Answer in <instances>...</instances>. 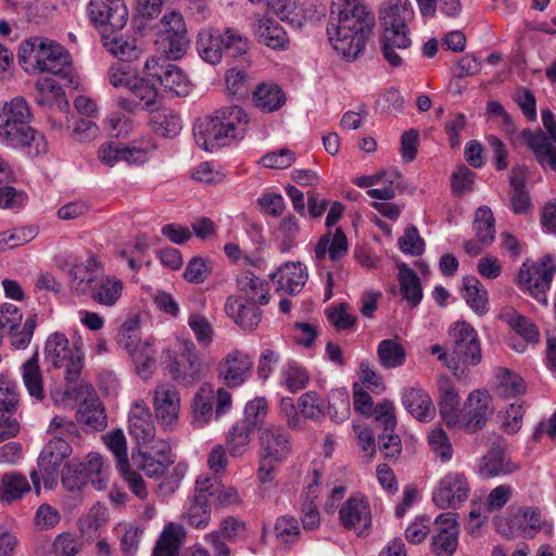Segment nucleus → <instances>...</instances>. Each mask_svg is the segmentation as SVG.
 <instances>
[{"instance_id":"nucleus-6","label":"nucleus","mask_w":556,"mask_h":556,"mask_svg":"<svg viewBox=\"0 0 556 556\" xmlns=\"http://www.w3.org/2000/svg\"><path fill=\"white\" fill-rule=\"evenodd\" d=\"M448 336L452 340L448 369L455 376L463 377L469 366H476L481 362L478 333L468 323L457 321L451 326Z\"/></svg>"},{"instance_id":"nucleus-43","label":"nucleus","mask_w":556,"mask_h":556,"mask_svg":"<svg viewBox=\"0 0 556 556\" xmlns=\"http://www.w3.org/2000/svg\"><path fill=\"white\" fill-rule=\"evenodd\" d=\"M77 420L94 431H101L106 427L104 408L97 399L81 402L77 410Z\"/></svg>"},{"instance_id":"nucleus-41","label":"nucleus","mask_w":556,"mask_h":556,"mask_svg":"<svg viewBox=\"0 0 556 556\" xmlns=\"http://www.w3.org/2000/svg\"><path fill=\"white\" fill-rule=\"evenodd\" d=\"M253 429L236 421L226 434V448L232 457L244 455L251 445Z\"/></svg>"},{"instance_id":"nucleus-42","label":"nucleus","mask_w":556,"mask_h":556,"mask_svg":"<svg viewBox=\"0 0 556 556\" xmlns=\"http://www.w3.org/2000/svg\"><path fill=\"white\" fill-rule=\"evenodd\" d=\"M400 293L412 307L417 306L422 299V289L417 274L406 264L399 265Z\"/></svg>"},{"instance_id":"nucleus-33","label":"nucleus","mask_w":556,"mask_h":556,"mask_svg":"<svg viewBox=\"0 0 556 556\" xmlns=\"http://www.w3.org/2000/svg\"><path fill=\"white\" fill-rule=\"evenodd\" d=\"M307 271L302 263L288 262L276 273L270 274V278L277 283V290L285 291L288 294L299 293L307 280Z\"/></svg>"},{"instance_id":"nucleus-2","label":"nucleus","mask_w":556,"mask_h":556,"mask_svg":"<svg viewBox=\"0 0 556 556\" xmlns=\"http://www.w3.org/2000/svg\"><path fill=\"white\" fill-rule=\"evenodd\" d=\"M249 121L241 106H224L211 115L199 117L193 124V137L201 149L212 152L242 139Z\"/></svg>"},{"instance_id":"nucleus-20","label":"nucleus","mask_w":556,"mask_h":556,"mask_svg":"<svg viewBox=\"0 0 556 556\" xmlns=\"http://www.w3.org/2000/svg\"><path fill=\"white\" fill-rule=\"evenodd\" d=\"M72 454V446L61 437L51 439L38 457V467L45 484L53 483L64 459Z\"/></svg>"},{"instance_id":"nucleus-1","label":"nucleus","mask_w":556,"mask_h":556,"mask_svg":"<svg viewBox=\"0 0 556 556\" xmlns=\"http://www.w3.org/2000/svg\"><path fill=\"white\" fill-rule=\"evenodd\" d=\"M375 15L364 0H333L327 34L332 48L346 61L355 60L372 34Z\"/></svg>"},{"instance_id":"nucleus-24","label":"nucleus","mask_w":556,"mask_h":556,"mask_svg":"<svg viewBox=\"0 0 556 556\" xmlns=\"http://www.w3.org/2000/svg\"><path fill=\"white\" fill-rule=\"evenodd\" d=\"M252 31L258 43L273 50H286L289 46L287 31L271 16L255 15L252 22Z\"/></svg>"},{"instance_id":"nucleus-44","label":"nucleus","mask_w":556,"mask_h":556,"mask_svg":"<svg viewBox=\"0 0 556 556\" xmlns=\"http://www.w3.org/2000/svg\"><path fill=\"white\" fill-rule=\"evenodd\" d=\"M150 124L152 130L164 138L176 137L181 130L180 116L172 110L163 109L152 112Z\"/></svg>"},{"instance_id":"nucleus-51","label":"nucleus","mask_w":556,"mask_h":556,"mask_svg":"<svg viewBox=\"0 0 556 556\" xmlns=\"http://www.w3.org/2000/svg\"><path fill=\"white\" fill-rule=\"evenodd\" d=\"M476 238L483 244H491L495 238V218L490 207L481 206L476 211L473 220Z\"/></svg>"},{"instance_id":"nucleus-39","label":"nucleus","mask_w":556,"mask_h":556,"mask_svg":"<svg viewBox=\"0 0 556 556\" xmlns=\"http://www.w3.org/2000/svg\"><path fill=\"white\" fill-rule=\"evenodd\" d=\"M123 282L110 276H100L90 293L91 299L102 305L113 306L121 298Z\"/></svg>"},{"instance_id":"nucleus-46","label":"nucleus","mask_w":556,"mask_h":556,"mask_svg":"<svg viewBox=\"0 0 556 556\" xmlns=\"http://www.w3.org/2000/svg\"><path fill=\"white\" fill-rule=\"evenodd\" d=\"M253 100L258 109L274 112L285 104L286 97L278 85L261 84L253 91Z\"/></svg>"},{"instance_id":"nucleus-11","label":"nucleus","mask_w":556,"mask_h":556,"mask_svg":"<svg viewBox=\"0 0 556 556\" xmlns=\"http://www.w3.org/2000/svg\"><path fill=\"white\" fill-rule=\"evenodd\" d=\"M556 271L553 258L549 255L532 266L523 264L518 271L520 288L528 291L536 301L547 305L546 292Z\"/></svg>"},{"instance_id":"nucleus-48","label":"nucleus","mask_w":556,"mask_h":556,"mask_svg":"<svg viewBox=\"0 0 556 556\" xmlns=\"http://www.w3.org/2000/svg\"><path fill=\"white\" fill-rule=\"evenodd\" d=\"M377 355L380 365L387 369L400 367L406 359L405 349L395 339H384L380 341Z\"/></svg>"},{"instance_id":"nucleus-19","label":"nucleus","mask_w":556,"mask_h":556,"mask_svg":"<svg viewBox=\"0 0 556 556\" xmlns=\"http://www.w3.org/2000/svg\"><path fill=\"white\" fill-rule=\"evenodd\" d=\"M493 413L492 396L486 391L476 390L467 397L460 422L465 431L475 433L484 427Z\"/></svg>"},{"instance_id":"nucleus-22","label":"nucleus","mask_w":556,"mask_h":556,"mask_svg":"<svg viewBox=\"0 0 556 556\" xmlns=\"http://www.w3.org/2000/svg\"><path fill=\"white\" fill-rule=\"evenodd\" d=\"M339 520L345 529L353 530L357 534L368 530L371 526V513L365 496L362 494L350 496L339 510Z\"/></svg>"},{"instance_id":"nucleus-27","label":"nucleus","mask_w":556,"mask_h":556,"mask_svg":"<svg viewBox=\"0 0 556 556\" xmlns=\"http://www.w3.org/2000/svg\"><path fill=\"white\" fill-rule=\"evenodd\" d=\"M180 396L175 387L160 384L154 390V413L162 426H172L178 419Z\"/></svg>"},{"instance_id":"nucleus-13","label":"nucleus","mask_w":556,"mask_h":556,"mask_svg":"<svg viewBox=\"0 0 556 556\" xmlns=\"http://www.w3.org/2000/svg\"><path fill=\"white\" fill-rule=\"evenodd\" d=\"M156 149L150 141L124 146L114 142H104L98 150V157L102 164L113 167L119 162L129 165H140L148 161L149 155Z\"/></svg>"},{"instance_id":"nucleus-23","label":"nucleus","mask_w":556,"mask_h":556,"mask_svg":"<svg viewBox=\"0 0 556 556\" xmlns=\"http://www.w3.org/2000/svg\"><path fill=\"white\" fill-rule=\"evenodd\" d=\"M518 469L519 465L511 460L506 447L501 443H493L479 460L478 475L482 479H491L511 475Z\"/></svg>"},{"instance_id":"nucleus-17","label":"nucleus","mask_w":556,"mask_h":556,"mask_svg":"<svg viewBox=\"0 0 556 556\" xmlns=\"http://www.w3.org/2000/svg\"><path fill=\"white\" fill-rule=\"evenodd\" d=\"M468 495L469 484L466 477L459 472H448L441 479L432 500L439 508H457Z\"/></svg>"},{"instance_id":"nucleus-31","label":"nucleus","mask_w":556,"mask_h":556,"mask_svg":"<svg viewBox=\"0 0 556 556\" xmlns=\"http://www.w3.org/2000/svg\"><path fill=\"white\" fill-rule=\"evenodd\" d=\"M100 264L94 257L85 263L74 264L68 271L70 287L77 295L90 294L96 281L99 279Z\"/></svg>"},{"instance_id":"nucleus-53","label":"nucleus","mask_w":556,"mask_h":556,"mask_svg":"<svg viewBox=\"0 0 556 556\" xmlns=\"http://www.w3.org/2000/svg\"><path fill=\"white\" fill-rule=\"evenodd\" d=\"M299 232L300 225L293 215H287L280 220L276 232V240L278 241L280 252L286 253L291 251L295 245Z\"/></svg>"},{"instance_id":"nucleus-8","label":"nucleus","mask_w":556,"mask_h":556,"mask_svg":"<svg viewBox=\"0 0 556 556\" xmlns=\"http://www.w3.org/2000/svg\"><path fill=\"white\" fill-rule=\"evenodd\" d=\"M45 358L56 368L65 369V379L75 382L80 376L84 363L83 352L71 346L65 334L54 332L49 336L45 346Z\"/></svg>"},{"instance_id":"nucleus-14","label":"nucleus","mask_w":556,"mask_h":556,"mask_svg":"<svg viewBox=\"0 0 556 556\" xmlns=\"http://www.w3.org/2000/svg\"><path fill=\"white\" fill-rule=\"evenodd\" d=\"M260 455L277 463L285 462L291 454L289 432L281 426L269 424L258 431Z\"/></svg>"},{"instance_id":"nucleus-40","label":"nucleus","mask_w":556,"mask_h":556,"mask_svg":"<svg viewBox=\"0 0 556 556\" xmlns=\"http://www.w3.org/2000/svg\"><path fill=\"white\" fill-rule=\"evenodd\" d=\"M111 34L112 33L102 34L103 45L108 51L127 64L139 58L141 50L136 39H125L122 36L111 37Z\"/></svg>"},{"instance_id":"nucleus-29","label":"nucleus","mask_w":556,"mask_h":556,"mask_svg":"<svg viewBox=\"0 0 556 556\" xmlns=\"http://www.w3.org/2000/svg\"><path fill=\"white\" fill-rule=\"evenodd\" d=\"M225 312L244 330H254L262 319V311L256 304L244 300L241 295H230L225 302Z\"/></svg>"},{"instance_id":"nucleus-10","label":"nucleus","mask_w":556,"mask_h":556,"mask_svg":"<svg viewBox=\"0 0 556 556\" xmlns=\"http://www.w3.org/2000/svg\"><path fill=\"white\" fill-rule=\"evenodd\" d=\"M87 12L91 24L101 34L117 33L128 21V9L124 0H90Z\"/></svg>"},{"instance_id":"nucleus-54","label":"nucleus","mask_w":556,"mask_h":556,"mask_svg":"<svg viewBox=\"0 0 556 556\" xmlns=\"http://www.w3.org/2000/svg\"><path fill=\"white\" fill-rule=\"evenodd\" d=\"M38 230L34 226L13 228L0 233V251L14 249L34 240Z\"/></svg>"},{"instance_id":"nucleus-47","label":"nucleus","mask_w":556,"mask_h":556,"mask_svg":"<svg viewBox=\"0 0 556 556\" xmlns=\"http://www.w3.org/2000/svg\"><path fill=\"white\" fill-rule=\"evenodd\" d=\"M193 424L203 427L213 414V389L208 384H203L197 391L192 401Z\"/></svg>"},{"instance_id":"nucleus-58","label":"nucleus","mask_w":556,"mask_h":556,"mask_svg":"<svg viewBox=\"0 0 556 556\" xmlns=\"http://www.w3.org/2000/svg\"><path fill=\"white\" fill-rule=\"evenodd\" d=\"M422 16L432 17L439 10L446 16H455L460 12V0H416Z\"/></svg>"},{"instance_id":"nucleus-52","label":"nucleus","mask_w":556,"mask_h":556,"mask_svg":"<svg viewBox=\"0 0 556 556\" xmlns=\"http://www.w3.org/2000/svg\"><path fill=\"white\" fill-rule=\"evenodd\" d=\"M224 52L232 58L242 56L243 61L250 63L248 58L250 41L238 29L227 28L223 34Z\"/></svg>"},{"instance_id":"nucleus-34","label":"nucleus","mask_w":556,"mask_h":556,"mask_svg":"<svg viewBox=\"0 0 556 556\" xmlns=\"http://www.w3.org/2000/svg\"><path fill=\"white\" fill-rule=\"evenodd\" d=\"M402 403L406 410L419 421H430L435 416V407L430 395L419 387L404 390Z\"/></svg>"},{"instance_id":"nucleus-15","label":"nucleus","mask_w":556,"mask_h":556,"mask_svg":"<svg viewBox=\"0 0 556 556\" xmlns=\"http://www.w3.org/2000/svg\"><path fill=\"white\" fill-rule=\"evenodd\" d=\"M374 413L377 427L383 428V432L378 437L380 452L386 458L397 457L402 451V444L401 439L393 434L396 425L393 404L389 401L379 403Z\"/></svg>"},{"instance_id":"nucleus-12","label":"nucleus","mask_w":556,"mask_h":556,"mask_svg":"<svg viewBox=\"0 0 556 556\" xmlns=\"http://www.w3.org/2000/svg\"><path fill=\"white\" fill-rule=\"evenodd\" d=\"M146 76L156 80L166 91L178 97L189 93L190 83L180 67L164 56H151L144 63Z\"/></svg>"},{"instance_id":"nucleus-7","label":"nucleus","mask_w":556,"mask_h":556,"mask_svg":"<svg viewBox=\"0 0 556 556\" xmlns=\"http://www.w3.org/2000/svg\"><path fill=\"white\" fill-rule=\"evenodd\" d=\"M88 482H91L98 491L106 486L103 459L96 453L88 454L86 462L78 459L67 462L62 471V484L68 492L81 491Z\"/></svg>"},{"instance_id":"nucleus-30","label":"nucleus","mask_w":556,"mask_h":556,"mask_svg":"<svg viewBox=\"0 0 556 556\" xmlns=\"http://www.w3.org/2000/svg\"><path fill=\"white\" fill-rule=\"evenodd\" d=\"M521 137L543 168L556 172V147L542 130L523 129Z\"/></svg>"},{"instance_id":"nucleus-5","label":"nucleus","mask_w":556,"mask_h":556,"mask_svg":"<svg viewBox=\"0 0 556 556\" xmlns=\"http://www.w3.org/2000/svg\"><path fill=\"white\" fill-rule=\"evenodd\" d=\"M17 60L26 73H49L66 76L72 70L71 55L56 41L34 36L24 39L17 50Z\"/></svg>"},{"instance_id":"nucleus-37","label":"nucleus","mask_w":556,"mask_h":556,"mask_svg":"<svg viewBox=\"0 0 556 556\" xmlns=\"http://www.w3.org/2000/svg\"><path fill=\"white\" fill-rule=\"evenodd\" d=\"M348 238L342 229L337 228L334 233L330 232L321 236L315 247V256L318 261H323L326 254H329L331 261H338L348 253Z\"/></svg>"},{"instance_id":"nucleus-28","label":"nucleus","mask_w":556,"mask_h":556,"mask_svg":"<svg viewBox=\"0 0 556 556\" xmlns=\"http://www.w3.org/2000/svg\"><path fill=\"white\" fill-rule=\"evenodd\" d=\"M128 430L139 445H147L153 441L155 427L151 412L143 402L132 404L128 415Z\"/></svg>"},{"instance_id":"nucleus-60","label":"nucleus","mask_w":556,"mask_h":556,"mask_svg":"<svg viewBox=\"0 0 556 556\" xmlns=\"http://www.w3.org/2000/svg\"><path fill=\"white\" fill-rule=\"evenodd\" d=\"M157 43L165 54L163 56L170 61V59H179L186 53L189 46V39L187 33H182L170 35L168 37L160 36Z\"/></svg>"},{"instance_id":"nucleus-36","label":"nucleus","mask_w":556,"mask_h":556,"mask_svg":"<svg viewBox=\"0 0 556 556\" xmlns=\"http://www.w3.org/2000/svg\"><path fill=\"white\" fill-rule=\"evenodd\" d=\"M238 290L251 303L265 305L269 301L268 283L252 271H242L237 277Z\"/></svg>"},{"instance_id":"nucleus-56","label":"nucleus","mask_w":556,"mask_h":556,"mask_svg":"<svg viewBox=\"0 0 556 556\" xmlns=\"http://www.w3.org/2000/svg\"><path fill=\"white\" fill-rule=\"evenodd\" d=\"M507 323L510 328L527 343L535 344L540 341V331L534 323L517 312L507 315Z\"/></svg>"},{"instance_id":"nucleus-3","label":"nucleus","mask_w":556,"mask_h":556,"mask_svg":"<svg viewBox=\"0 0 556 556\" xmlns=\"http://www.w3.org/2000/svg\"><path fill=\"white\" fill-rule=\"evenodd\" d=\"M34 116L25 98L17 96L0 106V141L8 147L28 148L35 155L48 151L45 137L30 123Z\"/></svg>"},{"instance_id":"nucleus-57","label":"nucleus","mask_w":556,"mask_h":556,"mask_svg":"<svg viewBox=\"0 0 556 556\" xmlns=\"http://www.w3.org/2000/svg\"><path fill=\"white\" fill-rule=\"evenodd\" d=\"M268 413V404L264 397H255L248 402L244 407V418L239 420L251 429L260 430L263 428V424Z\"/></svg>"},{"instance_id":"nucleus-61","label":"nucleus","mask_w":556,"mask_h":556,"mask_svg":"<svg viewBox=\"0 0 556 556\" xmlns=\"http://www.w3.org/2000/svg\"><path fill=\"white\" fill-rule=\"evenodd\" d=\"M180 538L178 529L167 527L156 542L152 556H178Z\"/></svg>"},{"instance_id":"nucleus-4","label":"nucleus","mask_w":556,"mask_h":556,"mask_svg":"<svg viewBox=\"0 0 556 556\" xmlns=\"http://www.w3.org/2000/svg\"><path fill=\"white\" fill-rule=\"evenodd\" d=\"M414 16L415 12L408 0H388L379 11L383 29L380 39L381 53L393 67L402 65V53L412 45L407 24Z\"/></svg>"},{"instance_id":"nucleus-35","label":"nucleus","mask_w":556,"mask_h":556,"mask_svg":"<svg viewBox=\"0 0 556 556\" xmlns=\"http://www.w3.org/2000/svg\"><path fill=\"white\" fill-rule=\"evenodd\" d=\"M197 50L203 61L213 65L219 63L224 52L223 35L202 28L198 34Z\"/></svg>"},{"instance_id":"nucleus-64","label":"nucleus","mask_w":556,"mask_h":556,"mask_svg":"<svg viewBox=\"0 0 556 556\" xmlns=\"http://www.w3.org/2000/svg\"><path fill=\"white\" fill-rule=\"evenodd\" d=\"M300 413L305 418L319 420L325 416L324 400L314 391H308L299 399Z\"/></svg>"},{"instance_id":"nucleus-62","label":"nucleus","mask_w":556,"mask_h":556,"mask_svg":"<svg viewBox=\"0 0 556 556\" xmlns=\"http://www.w3.org/2000/svg\"><path fill=\"white\" fill-rule=\"evenodd\" d=\"M137 71L127 63H114L108 70V80L115 88H128L137 77Z\"/></svg>"},{"instance_id":"nucleus-18","label":"nucleus","mask_w":556,"mask_h":556,"mask_svg":"<svg viewBox=\"0 0 556 556\" xmlns=\"http://www.w3.org/2000/svg\"><path fill=\"white\" fill-rule=\"evenodd\" d=\"M150 78L136 77L128 88L130 98L119 97L117 99L118 108L129 114H136L138 111L154 112L157 104L159 92Z\"/></svg>"},{"instance_id":"nucleus-55","label":"nucleus","mask_w":556,"mask_h":556,"mask_svg":"<svg viewBox=\"0 0 556 556\" xmlns=\"http://www.w3.org/2000/svg\"><path fill=\"white\" fill-rule=\"evenodd\" d=\"M497 378L500 380L497 390L503 397H515L526 392L525 381L519 375L506 368H500Z\"/></svg>"},{"instance_id":"nucleus-25","label":"nucleus","mask_w":556,"mask_h":556,"mask_svg":"<svg viewBox=\"0 0 556 556\" xmlns=\"http://www.w3.org/2000/svg\"><path fill=\"white\" fill-rule=\"evenodd\" d=\"M139 465L150 478H161L174 463L172 450L164 441L156 442L147 450H139Z\"/></svg>"},{"instance_id":"nucleus-59","label":"nucleus","mask_w":556,"mask_h":556,"mask_svg":"<svg viewBox=\"0 0 556 556\" xmlns=\"http://www.w3.org/2000/svg\"><path fill=\"white\" fill-rule=\"evenodd\" d=\"M276 538L281 545L290 546L300 538V527L296 518L292 516H281L275 523Z\"/></svg>"},{"instance_id":"nucleus-26","label":"nucleus","mask_w":556,"mask_h":556,"mask_svg":"<svg viewBox=\"0 0 556 556\" xmlns=\"http://www.w3.org/2000/svg\"><path fill=\"white\" fill-rule=\"evenodd\" d=\"M253 362L248 354L233 351L219 364V378L228 388L242 384L251 372Z\"/></svg>"},{"instance_id":"nucleus-32","label":"nucleus","mask_w":556,"mask_h":556,"mask_svg":"<svg viewBox=\"0 0 556 556\" xmlns=\"http://www.w3.org/2000/svg\"><path fill=\"white\" fill-rule=\"evenodd\" d=\"M439 412L447 427L460 424V399L454 384L448 378L439 380Z\"/></svg>"},{"instance_id":"nucleus-38","label":"nucleus","mask_w":556,"mask_h":556,"mask_svg":"<svg viewBox=\"0 0 556 556\" xmlns=\"http://www.w3.org/2000/svg\"><path fill=\"white\" fill-rule=\"evenodd\" d=\"M22 378L28 394L37 401L46 397L42 374L39 366V355H34L22 365Z\"/></svg>"},{"instance_id":"nucleus-45","label":"nucleus","mask_w":556,"mask_h":556,"mask_svg":"<svg viewBox=\"0 0 556 556\" xmlns=\"http://www.w3.org/2000/svg\"><path fill=\"white\" fill-rule=\"evenodd\" d=\"M18 408L17 386L7 375H0V421L17 419Z\"/></svg>"},{"instance_id":"nucleus-9","label":"nucleus","mask_w":556,"mask_h":556,"mask_svg":"<svg viewBox=\"0 0 556 556\" xmlns=\"http://www.w3.org/2000/svg\"><path fill=\"white\" fill-rule=\"evenodd\" d=\"M179 351V355H169L168 357V374L181 386H193L203 377V362L191 340H184Z\"/></svg>"},{"instance_id":"nucleus-50","label":"nucleus","mask_w":556,"mask_h":556,"mask_svg":"<svg viewBox=\"0 0 556 556\" xmlns=\"http://www.w3.org/2000/svg\"><path fill=\"white\" fill-rule=\"evenodd\" d=\"M1 484V500L7 502L18 500L30 491V485L26 477L15 471L4 473Z\"/></svg>"},{"instance_id":"nucleus-21","label":"nucleus","mask_w":556,"mask_h":556,"mask_svg":"<svg viewBox=\"0 0 556 556\" xmlns=\"http://www.w3.org/2000/svg\"><path fill=\"white\" fill-rule=\"evenodd\" d=\"M359 188L382 185L380 188L369 189L367 194L372 199L391 200L396 191L404 190V180L400 172L395 169H382L374 175L361 176L355 180Z\"/></svg>"},{"instance_id":"nucleus-63","label":"nucleus","mask_w":556,"mask_h":556,"mask_svg":"<svg viewBox=\"0 0 556 556\" xmlns=\"http://www.w3.org/2000/svg\"><path fill=\"white\" fill-rule=\"evenodd\" d=\"M211 518L210 503L203 502L202 497H193L184 519L194 528H205Z\"/></svg>"},{"instance_id":"nucleus-16","label":"nucleus","mask_w":556,"mask_h":556,"mask_svg":"<svg viewBox=\"0 0 556 556\" xmlns=\"http://www.w3.org/2000/svg\"><path fill=\"white\" fill-rule=\"evenodd\" d=\"M435 533L431 538V551L435 556H452L458 546L459 525L457 514L442 513L434 519Z\"/></svg>"},{"instance_id":"nucleus-49","label":"nucleus","mask_w":556,"mask_h":556,"mask_svg":"<svg viewBox=\"0 0 556 556\" xmlns=\"http://www.w3.org/2000/svg\"><path fill=\"white\" fill-rule=\"evenodd\" d=\"M464 299L467 304L479 315L488 312V292L481 282L473 276H467L463 280Z\"/></svg>"}]
</instances>
